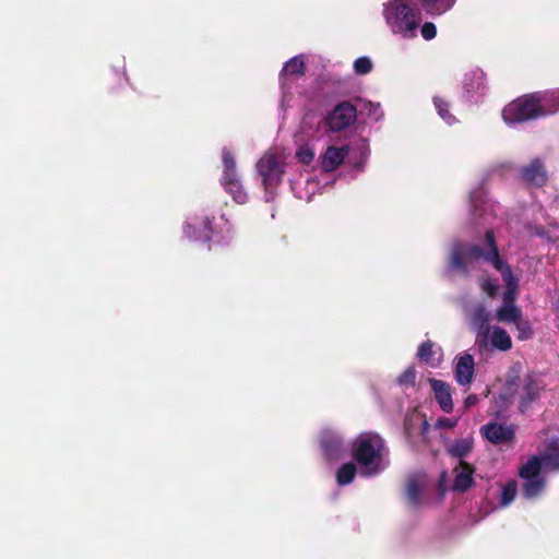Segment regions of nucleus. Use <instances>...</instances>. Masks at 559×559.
<instances>
[{
  "label": "nucleus",
  "mask_w": 559,
  "mask_h": 559,
  "mask_svg": "<svg viewBox=\"0 0 559 559\" xmlns=\"http://www.w3.org/2000/svg\"><path fill=\"white\" fill-rule=\"evenodd\" d=\"M480 262H487L501 275L506 289L501 294V305L497 308L495 319L498 322L511 324L519 321L522 310L516 306L520 277L500 257L492 230L486 231V248L477 245L455 241L451 246L448 271L469 275Z\"/></svg>",
  "instance_id": "nucleus-1"
},
{
  "label": "nucleus",
  "mask_w": 559,
  "mask_h": 559,
  "mask_svg": "<svg viewBox=\"0 0 559 559\" xmlns=\"http://www.w3.org/2000/svg\"><path fill=\"white\" fill-rule=\"evenodd\" d=\"M350 452L364 477L378 476L390 464L389 449L383 438L376 432L358 435L352 442Z\"/></svg>",
  "instance_id": "nucleus-2"
},
{
  "label": "nucleus",
  "mask_w": 559,
  "mask_h": 559,
  "mask_svg": "<svg viewBox=\"0 0 559 559\" xmlns=\"http://www.w3.org/2000/svg\"><path fill=\"white\" fill-rule=\"evenodd\" d=\"M382 17L389 31L404 39L417 36L421 13L412 0H388L382 3Z\"/></svg>",
  "instance_id": "nucleus-3"
},
{
  "label": "nucleus",
  "mask_w": 559,
  "mask_h": 559,
  "mask_svg": "<svg viewBox=\"0 0 559 559\" xmlns=\"http://www.w3.org/2000/svg\"><path fill=\"white\" fill-rule=\"evenodd\" d=\"M370 155L367 139L357 140L353 146L329 145L319 157L321 169L325 173L335 170L348 157V164L356 173L364 170Z\"/></svg>",
  "instance_id": "nucleus-4"
},
{
  "label": "nucleus",
  "mask_w": 559,
  "mask_h": 559,
  "mask_svg": "<svg viewBox=\"0 0 559 559\" xmlns=\"http://www.w3.org/2000/svg\"><path fill=\"white\" fill-rule=\"evenodd\" d=\"M255 170L264 189V199L270 202L285 175V158L283 154L270 150L255 163Z\"/></svg>",
  "instance_id": "nucleus-5"
},
{
  "label": "nucleus",
  "mask_w": 559,
  "mask_h": 559,
  "mask_svg": "<svg viewBox=\"0 0 559 559\" xmlns=\"http://www.w3.org/2000/svg\"><path fill=\"white\" fill-rule=\"evenodd\" d=\"M222 175L221 185L224 190L238 204L248 201V194L242 183V177L238 170L235 153L227 146L222 148Z\"/></svg>",
  "instance_id": "nucleus-6"
},
{
  "label": "nucleus",
  "mask_w": 559,
  "mask_h": 559,
  "mask_svg": "<svg viewBox=\"0 0 559 559\" xmlns=\"http://www.w3.org/2000/svg\"><path fill=\"white\" fill-rule=\"evenodd\" d=\"M544 468L540 466L537 456H531L522 464L519 469L521 479V493L524 499L535 500L539 498L546 488V479L543 475Z\"/></svg>",
  "instance_id": "nucleus-7"
},
{
  "label": "nucleus",
  "mask_w": 559,
  "mask_h": 559,
  "mask_svg": "<svg viewBox=\"0 0 559 559\" xmlns=\"http://www.w3.org/2000/svg\"><path fill=\"white\" fill-rule=\"evenodd\" d=\"M542 118L534 93L525 94L504 106L502 119L509 127Z\"/></svg>",
  "instance_id": "nucleus-8"
},
{
  "label": "nucleus",
  "mask_w": 559,
  "mask_h": 559,
  "mask_svg": "<svg viewBox=\"0 0 559 559\" xmlns=\"http://www.w3.org/2000/svg\"><path fill=\"white\" fill-rule=\"evenodd\" d=\"M310 60V55L299 53L288 59L282 67L278 81L282 90L281 107H285L286 97L290 92L292 83L306 73V66Z\"/></svg>",
  "instance_id": "nucleus-9"
},
{
  "label": "nucleus",
  "mask_w": 559,
  "mask_h": 559,
  "mask_svg": "<svg viewBox=\"0 0 559 559\" xmlns=\"http://www.w3.org/2000/svg\"><path fill=\"white\" fill-rule=\"evenodd\" d=\"M212 218L204 212L189 214L183 224V236L192 241L209 242Z\"/></svg>",
  "instance_id": "nucleus-10"
},
{
  "label": "nucleus",
  "mask_w": 559,
  "mask_h": 559,
  "mask_svg": "<svg viewBox=\"0 0 559 559\" xmlns=\"http://www.w3.org/2000/svg\"><path fill=\"white\" fill-rule=\"evenodd\" d=\"M488 83L479 68L468 70L463 78V97L471 104H478L487 94Z\"/></svg>",
  "instance_id": "nucleus-11"
},
{
  "label": "nucleus",
  "mask_w": 559,
  "mask_h": 559,
  "mask_svg": "<svg viewBox=\"0 0 559 559\" xmlns=\"http://www.w3.org/2000/svg\"><path fill=\"white\" fill-rule=\"evenodd\" d=\"M357 118L356 107L349 102H341L325 117L330 131L338 132L352 126Z\"/></svg>",
  "instance_id": "nucleus-12"
},
{
  "label": "nucleus",
  "mask_w": 559,
  "mask_h": 559,
  "mask_svg": "<svg viewBox=\"0 0 559 559\" xmlns=\"http://www.w3.org/2000/svg\"><path fill=\"white\" fill-rule=\"evenodd\" d=\"M468 207L473 221L487 219L489 214L497 215V210H499L496 203L487 198L481 183L469 191Z\"/></svg>",
  "instance_id": "nucleus-13"
},
{
  "label": "nucleus",
  "mask_w": 559,
  "mask_h": 559,
  "mask_svg": "<svg viewBox=\"0 0 559 559\" xmlns=\"http://www.w3.org/2000/svg\"><path fill=\"white\" fill-rule=\"evenodd\" d=\"M469 322L476 333L475 345L479 352L488 349L490 313L484 305L479 304L471 311Z\"/></svg>",
  "instance_id": "nucleus-14"
},
{
  "label": "nucleus",
  "mask_w": 559,
  "mask_h": 559,
  "mask_svg": "<svg viewBox=\"0 0 559 559\" xmlns=\"http://www.w3.org/2000/svg\"><path fill=\"white\" fill-rule=\"evenodd\" d=\"M320 445L328 460H337L344 452L343 438L337 431L332 429L321 431Z\"/></svg>",
  "instance_id": "nucleus-15"
},
{
  "label": "nucleus",
  "mask_w": 559,
  "mask_h": 559,
  "mask_svg": "<svg viewBox=\"0 0 559 559\" xmlns=\"http://www.w3.org/2000/svg\"><path fill=\"white\" fill-rule=\"evenodd\" d=\"M520 174L524 182L534 187L544 186L548 179L545 165L540 158H534L528 164L522 166Z\"/></svg>",
  "instance_id": "nucleus-16"
},
{
  "label": "nucleus",
  "mask_w": 559,
  "mask_h": 559,
  "mask_svg": "<svg viewBox=\"0 0 559 559\" xmlns=\"http://www.w3.org/2000/svg\"><path fill=\"white\" fill-rule=\"evenodd\" d=\"M475 371L474 357L468 353L459 355L454 360V378L462 385H469Z\"/></svg>",
  "instance_id": "nucleus-17"
},
{
  "label": "nucleus",
  "mask_w": 559,
  "mask_h": 559,
  "mask_svg": "<svg viewBox=\"0 0 559 559\" xmlns=\"http://www.w3.org/2000/svg\"><path fill=\"white\" fill-rule=\"evenodd\" d=\"M480 432L493 444L508 443L514 438V429L512 426L498 423H488L481 427Z\"/></svg>",
  "instance_id": "nucleus-18"
},
{
  "label": "nucleus",
  "mask_w": 559,
  "mask_h": 559,
  "mask_svg": "<svg viewBox=\"0 0 559 559\" xmlns=\"http://www.w3.org/2000/svg\"><path fill=\"white\" fill-rule=\"evenodd\" d=\"M536 456L545 472H559V435L549 437L546 440L545 450Z\"/></svg>",
  "instance_id": "nucleus-19"
},
{
  "label": "nucleus",
  "mask_w": 559,
  "mask_h": 559,
  "mask_svg": "<svg viewBox=\"0 0 559 559\" xmlns=\"http://www.w3.org/2000/svg\"><path fill=\"white\" fill-rule=\"evenodd\" d=\"M233 225L224 215H222L217 222L212 219L211 238H209V242L225 245L233 239Z\"/></svg>",
  "instance_id": "nucleus-20"
},
{
  "label": "nucleus",
  "mask_w": 559,
  "mask_h": 559,
  "mask_svg": "<svg viewBox=\"0 0 559 559\" xmlns=\"http://www.w3.org/2000/svg\"><path fill=\"white\" fill-rule=\"evenodd\" d=\"M429 382L440 408L445 413H451L453 409V402L450 384L437 379H430Z\"/></svg>",
  "instance_id": "nucleus-21"
},
{
  "label": "nucleus",
  "mask_w": 559,
  "mask_h": 559,
  "mask_svg": "<svg viewBox=\"0 0 559 559\" xmlns=\"http://www.w3.org/2000/svg\"><path fill=\"white\" fill-rule=\"evenodd\" d=\"M540 117L559 111V91L534 92Z\"/></svg>",
  "instance_id": "nucleus-22"
},
{
  "label": "nucleus",
  "mask_w": 559,
  "mask_h": 559,
  "mask_svg": "<svg viewBox=\"0 0 559 559\" xmlns=\"http://www.w3.org/2000/svg\"><path fill=\"white\" fill-rule=\"evenodd\" d=\"M416 356L420 361L437 367L442 360V349L428 340L418 346Z\"/></svg>",
  "instance_id": "nucleus-23"
},
{
  "label": "nucleus",
  "mask_w": 559,
  "mask_h": 559,
  "mask_svg": "<svg viewBox=\"0 0 559 559\" xmlns=\"http://www.w3.org/2000/svg\"><path fill=\"white\" fill-rule=\"evenodd\" d=\"M539 394V384L537 381L528 376L524 379L522 389L519 393L520 395V409L521 412H525L531 404L538 397Z\"/></svg>",
  "instance_id": "nucleus-24"
},
{
  "label": "nucleus",
  "mask_w": 559,
  "mask_h": 559,
  "mask_svg": "<svg viewBox=\"0 0 559 559\" xmlns=\"http://www.w3.org/2000/svg\"><path fill=\"white\" fill-rule=\"evenodd\" d=\"M474 468L465 462H461L454 468V483L453 488L459 491L467 490L474 483L473 480Z\"/></svg>",
  "instance_id": "nucleus-25"
},
{
  "label": "nucleus",
  "mask_w": 559,
  "mask_h": 559,
  "mask_svg": "<svg viewBox=\"0 0 559 559\" xmlns=\"http://www.w3.org/2000/svg\"><path fill=\"white\" fill-rule=\"evenodd\" d=\"M423 10L431 16H440L449 12L456 0H417Z\"/></svg>",
  "instance_id": "nucleus-26"
},
{
  "label": "nucleus",
  "mask_w": 559,
  "mask_h": 559,
  "mask_svg": "<svg viewBox=\"0 0 559 559\" xmlns=\"http://www.w3.org/2000/svg\"><path fill=\"white\" fill-rule=\"evenodd\" d=\"M493 348L506 352L512 347L510 335L500 326L489 328L488 342Z\"/></svg>",
  "instance_id": "nucleus-27"
},
{
  "label": "nucleus",
  "mask_w": 559,
  "mask_h": 559,
  "mask_svg": "<svg viewBox=\"0 0 559 559\" xmlns=\"http://www.w3.org/2000/svg\"><path fill=\"white\" fill-rule=\"evenodd\" d=\"M425 484V477L423 475H413L408 477L406 481V492L409 502L413 506L420 503V496Z\"/></svg>",
  "instance_id": "nucleus-28"
},
{
  "label": "nucleus",
  "mask_w": 559,
  "mask_h": 559,
  "mask_svg": "<svg viewBox=\"0 0 559 559\" xmlns=\"http://www.w3.org/2000/svg\"><path fill=\"white\" fill-rule=\"evenodd\" d=\"M519 392V384L516 379H508L504 383L501 392L499 393L497 403L501 408L507 407L510 403L514 401L515 394Z\"/></svg>",
  "instance_id": "nucleus-29"
},
{
  "label": "nucleus",
  "mask_w": 559,
  "mask_h": 559,
  "mask_svg": "<svg viewBox=\"0 0 559 559\" xmlns=\"http://www.w3.org/2000/svg\"><path fill=\"white\" fill-rule=\"evenodd\" d=\"M473 444L472 437L457 439L449 445L448 452L454 457L463 459L472 451Z\"/></svg>",
  "instance_id": "nucleus-30"
},
{
  "label": "nucleus",
  "mask_w": 559,
  "mask_h": 559,
  "mask_svg": "<svg viewBox=\"0 0 559 559\" xmlns=\"http://www.w3.org/2000/svg\"><path fill=\"white\" fill-rule=\"evenodd\" d=\"M357 466L353 462L342 464L336 471V483L338 486L349 485L356 477Z\"/></svg>",
  "instance_id": "nucleus-31"
},
{
  "label": "nucleus",
  "mask_w": 559,
  "mask_h": 559,
  "mask_svg": "<svg viewBox=\"0 0 559 559\" xmlns=\"http://www.w3.org/2000/svg\"><path fill=\"white\" fill-rule=\"evenodd\" d=\"M433 105L439 117L448 124L453 126L457 122L456 118L450 112V104L441 96L433 97Z\"/></svg>",
  "instance_id": "nucleus-32"
},
{
  "label": "nucleus",
  "mask_w": 559,
  "mask_h": 559,
  "mask_svg": "<svg viewBox=\"0 0 559 559\" xmlns=\"http://www.w3.org/2000/svg\"><path fill=\"white\" fill-rule=\"evenodd\" d=\"M516 493H518L516 481L515 480L508 481L504 486L501 487L499 504L501 507H508L515 499Z\"/></svg>",
  "instance_id": "nucleus-33"
},
{
  "label": "nucleus",
  "mask_w": 559,
  "mask_h": 559,
  "mask_svg": "<svg viewBox=\"0 0 559 559\" xmlns=\"http://www.w3.org/2000/svg\"><path fill=\"white\" fill-rule=\"evenodd\" d=\"M306 182H307L308 189H307L306 193H302L299 190L300 181L290 180L292 190L299 199H310V197L316 192V186H317L316 182L311 181L309 177H307Z\"/></svg>",
  "instance_id": "nucleus-34"
},
{
  "label": "nucleus",
  "mask_w": 559,
  "mask_h": 559,
  "mask_svg": "<svg viewBox=\"0 0 559 559\" xmlns=\"http://www.w3.org/2000/svg\"><path fill=\"white\" fill-rule=\"evenodd\" d=\"M354 71L358 75H366L372 70V61L369 57H359L354 61Z\"/></svg>",
  "instance_id": "nucleus-35"
},
{
  "label": "nucleus",
  "mask_w": 559,
  "mask_h": 559,
  "mask_svg": "<svg viewBox=\"0 0 559 559\" xmlns=\"http://www.w3.org/2000/svg\"><path fill=\"white\" fill-rule=\"evenodd\" d=\"M416 381V370L413 366L407 367L399 377L396 382L402 386H413Z\"/></svg>",
  "instance_id": "nucleus-36"
},
{
  "label": "nucleus",
  "mask_w": 559,
  "mask_h": 559,
  "mask_svg": "<svg viewBox=\"0 0 559 559\" xmlns=\"http://www.w3.org/2000/svg\"><path fill=\"white\" fill-rule=\"evenodd\" d=\"M513 324L515 325L519 332L518 337L520 340H528L532 336V326L527 320H524L521 317V319H519V321H515Z\"/></svg>",
  "instance_id": "nucleus-37"
},
{
  "label": "nucleus",
  "mask_w": 559,
  "mask_h": 559,
  "mask_svg": "<svg viewBox=\"0 0 559 559\" xmlns=\"http://www.w3.org/2000/svg\"><path fill=\"white\" fill-rule=\"evenodd\" d=\"M296 157L304 165H309L314 158V152L309 146H301L296 152Z\"/></svg>",
  "instance_id": "nucleus-38"
},
{
  "label": "nucleus",
  "mask_w": 559,
  "mask_h": 559,
  "mask_svg": "<svg viewBox=\"0 0 559 559\" xmlns=\"http://www.w3.org/2000/svg\"><path fill=\"white\" fill-rule=\"evenodd\" d=\"M480 287L491 298L496 297L499 290L497 282L490 278H481Z\"/></svg>",
  "instance_id": "nucleus-39"
},
{
  "label": "nucleus",
  "mask_w": 559,
  "mask_h": 559,
  "mask_svg": "<svg viewBox=\"0 0 559 559\" xmlns=\"http://www.w3.org/2000/svg\"><path fill=\"white\" fill-rule=\"evenodd\" d=\"M420 34L426 40H431L437 35V27L431 22H425L420 27Z\"/></svg>",
  "instance_id": "nucleus-40"
},
{
  "label": "nucleus",
  "mask_w": 559,
  "mask_h": 559,
  "mask_svg": "<svg viewBox=\"0 0 559 559\" xmlns=\"http://www.w3.org/2000/svg\"><path fill=\"white\" fill-rule=\"evenodd\" d=\"M456 424L457 419L441 417L436 421L435 427L439 429H452Z\"/></svg>",
  "instance_id": "nucleus-41"
},
{
  "label": "nucleus",
  "mask_w": 559,
  "mask_h": 559,
  "mask_svg": "<svg viewBox=\"0 0 559 559\" xmlns=\"http://www.w3.org/2000/svg\"><path fill=\"white\" fill-rule=\"evenodd\" d=\"M368 115L372 117L376 121H379L383 118V111L381 109L380 104H372L370 103Z\"/></svg>",
  "instance_id": "nucleus-42"
},
{
  "label": "nucleus",
  "mask_w": 559,
  "mask_h": 559,
  "mask_svg": "<svg viewBox=\"0 0 559 559\" xmlns=\"http://www.w3.org/2000/svg\"><path fill=\"white\" fill-rule=\"evenodd\" d=\"M478 403V397L475 394H469L464 400V406L465 408H469L475 406Z\"/></svg>",
  "instance_id": "nucleus-43"
}]
</instances>
